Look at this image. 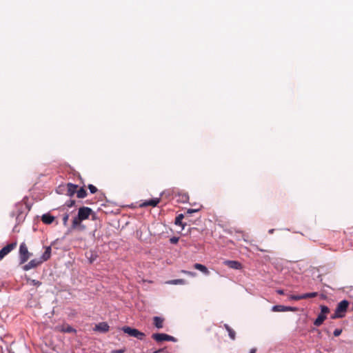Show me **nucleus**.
<instances>
[{"label":"nucleus","mask_w":353,"mask_h":353,"mask_svg":"<svg viewBox=\"0 0 353 353\" xmlns=\"http://www.w3.org/2000/svg\"><path fill=\"white\" fill-rule=\"evenodd\" d=\"M57 192L59 194H60V193H61V186H60V187H59V188L57 190Z\"/></svg>","instance_id":"42"},{"label":"nucleus","mask_w":353,"mask_h":353,"mask_svg":"<svg viewBox=\"0 0 353 353\" xmlns=\"http://www.w3.org/2000/svg\"><path fill=\"white\" fill-rule=\"evenodd\" d=\"M194 268L196 270H199L200 272H201L203 274H205L206 276L209 275V274H210V271L208 270V269L206 268V266H205L203 264L194 263Z\"/></svg>","instance_id":"14"},{"label":"nucleus","mask_w":353,"mask_h":353,"mask_svg":"<svg viewBox=\"0 0 353 353\" xmlns=\"http://www.w3.org/2000/svg\"><path fill=\"white\" fill-rule=\"evenodd\" d=\"M274 229H270V230H268V233H269V234H273V233H274Z\"/></svg>","instance_id":"40"},{"label":"nucleus","mask_w":353,"mask_h":353,"mask_svg":"<svg viewBox=\"0 0 353 353\" xmlns=\"http://www.w3.org/2000/svg\"><path fill=\"white\" fill-rule=\"evenodd\" d=\"M74 205H75V201L72 200V199L67 201L64 204V205L67 206L68 208H72Z\"/></svg>","instance_id":"26"},{"label":"nucleus","mask_w":353,"mask_h":353,"mask_svg":"<svg viewBox=\"0 0 353 353\" xmlns=\"http://www.w3.org/2000/svg\"><path fill=\"white\" fill-rule=\"evenodd\" d=\"M19 263L23 264L31 256V253L28 252V248L25 243H21L19 246Z\"/></svg>","instance_id":"3"},{"label":"nucleus","mask_w":353,"mask_h":353,"mask_svg":"<svg viewBox=\"0 0 353 353\" xmlns=\"http://www.w3.org/2000/svg\"><path fill=\"white\" fill-rule=\"evenodd\" d=\"M166 283L170 284V285H183L185 283V281L181 279H173V280H170V281H167Z\"/></svg>","instance_id":"21"},{"label":"nucleus","mask_w":353,"mask_h":353,"mask_svg":"<svg viewBox=\"0 0 353 353\" xmlns=\"http://www.w3.org/2000/svg\"><path fill=\"white\" fill-rule=\"evenodd\" d=\"M330 312V309L326 305H321V313L320 314H323V315H326V314H327L328 312Z\"/></svg>","instance_id":"25"},{"label":"nucleus","mask_w":353,"mask_h":353,"mask_svg":"<svg viewBox=\"0 0 353 353\" xmlns=\"http://www.w3.org/2000/svg\"><path fill=\"white\" fill-rule=\"evenodd\" d=\"M183 201H185L188 200V195H187V194H184V195L183 196Z\"/></svg>","instance_id":"39"},{"label":"nucleus","mask_w":353,"mask_h":353,"mask_svg":"<svg viewBox=\"0 0 353 353\" xmlns=\"http://www.w3.org/2000/svg\"><path fill=\"white\" fill-rule=\"evenodd\" d=\"M160 352H161V350H157V351L154 352V353H159Z\"/></svg>","instance_id":"43"},{"label":"nucleus","mask_w":353,"mask_h":353,"mask_svg":"<svg viewBox=\"0 0 353 353\" xmlns=\"http://www.w3.org/2000/svg\"><path fill=\"white\" fill-rule=\"evenodd\" d=\"M125 349L114 350L111 353H124Z\"/></svg>","instance_id":"33"},{"label":"nucleus","mask_w":353,"mask_h":353,"mask_svg":"<svg viewBox=\"0 0 353 353\" xmlns=\"http://www.w3.org/2000/svg\"><path fill=\"white\" fill-rule=\"evenodd\" d=\"M69 219V214L68 213H65L63 216V225L64 226H66L68 225V221Z\"/></svg>","instance_id":"27"},{"label":"nucleus","mask_w":353,"mask_h":353,"mask_svg":"<svg viewBox=\"0 0 353 353\" xmlns=\"http://www.w3.org/2000/svg\"><path fill=\"white\" fill-rule=\"evenodd\" d=\"M250 353H256V349L255 348L251 349L250 351Z\"/></svg>","instance_id":"41"},{"label":"nucleus","mask_w":353,"mask_h":353,"mask_svg":"<svg viewBox=\"0 0 353 353\" xmlns=\"http://www.w3.org/2000/svg\"><path fill=\"white\" fill-rule=\"evenodd\" d=\"M326 319V315H323V314H319L317 318L314 321V325L316 326H320L323 321Z\"/></svg>","instance_id":"18"},{"label":"nucleus","mask_w":353,"mask_h":353,"mask_svg":"<svg viewBox=\"0 0 353 353\" xmlns=\"http://www.w3.org/2000/svg\"><path fill=\"white\" fill-rule=\"evenodd\" d=\"M121 330L128 334L130 336L137 338V339L142 341L145 337V334L136 328H133L129 326H123L121 327Z\"/></svg>","instance_id":"2"},{"label":"nucleus","mask_w":353,"mask_h":353,"mask_svg":"<svg viewBox=\"0 0 353 353\" xmlns=\"http://www.w3.org/2000/svg\"><path fill=\"white\" fill-rule=\"evenodd\" d=\"M61 331L66 333H72L76 332V330L72 327L68 325L66 326H63L61 329Z\"/></svg>","instance_id":"22"},{"label":"nucleus","mask_w":353,"mask_h":353,"mask_svg":"<svg viewBox=\"0 0 353 353\" xmlns=\"http://www.w3.org/2000/svg\"><path fill=\"white\" fill-rule=\"evenodd\" d=\"M88 189L91 194H94L97 191V188L92 184L88 185Z\"/></svg>","instance_id":"28"},{"label":"nucleus","mask_w":353,"mask_h":353,"mask_svg":"<svg viewBox=\"0 0 353 353\" xmlns=\"http://www.w3.org/2000/svg\"><path fill=\"white\" fill-rule=\"evenodd\" d=\"M223 264L233 270H240L242 268L241 263L237 261L225 260L223 261Z\"/></svg>","instance_id":"10"},{"label":"nucleus","mask_w":353,"mask_h":353,"mask_svg":"<svg viewBox=\"0 0 353 353\" xmlns=\"http://www.w3.org/2000/svg\"><path fill=\"white\" fill-rule=\"evenodd\" d=\"M78 188V185L73 184L72 183H67V193L66 195L72 197L74 196L75 193H77V190Z\"/></svg>","instance_id":"12"},{"label":"nucleus","mask_w":353,"mask_h":353,"mask_svg":"<svg viewBox=\"0 0 353 353\" xmlns=\"http://www.w3.org/2000/svg\"><path fill=\"white\" fill-rule=\"evenodd\" d=\"M32 283L34 284V285H40L41 283L38 281H36V280H32Z\"/></svg>","instance_id":"37"},{"label":"nucleus","mask_w":353,"mask_h":353,"mask_svg":"<svg viewBox=\"0 0 353 353\" xmlns=\"http://www.w3.org/2000/svg\"><path fill=\"white\" fill-rule=\"evenodd\" d=\"M152 338L157 342H162L164 341L176 342L177 339L170 335L165 333H154L152 335Z\"/></svg>","instance_id":"4"},{"label":"nucleus","mask_w":353,"mask_h":353,"mask_svg":"<svg viewBox=\"0 0 353 353\" xmlns=\"http://www.w3.org/2000/svg\"><path fill=\"white\" fill-rule=\"evenodd\" d=\"M276 292H277V294H281V295L284 294V291L281 289L277 290Z\"/></svg>","instance_id":"36"},{"label":"nucleus","mask_w":353,"mask_h":353,"mask_svg":"<svg viewBox=\"0 0 353 353\" xmlns=\"http://www.w3.org/2000/svg\"><path fill=\"white\" fill-rule=\"evenodd\" d=\"M272 311L275 312H296L297 311V307H291V306H285L282 305H273L272 307Z\"/></svg>","instance_id":"5"},{"label":"nucleus","mask_w":353,"mask_h":353,"mask_svg":"<svg viewBox=\"0 0 353 353\" xmlns=\"http://www.w3.org/2000/svg\"><path fill=\"white\" fill-rule=\"evenodd\" d=\"M289 299L290 300L298 301V300L303 299V297H302V294H301V295H290Z\"/></svg>","instance_id":"29"},{"label":"nucleus","mask_w":353,"mask_h":353,"mask_svg":"<svg viewBox=\"0 0 353 353\" xmlns=\"http://www.w3.org/2000/svg\"><path fill=\"white\" fill-rule=\"evenodd\" d=\"M51 251H52L51 246L46 247L45 252L43 253V254L39 258L40 260H42V263L48 261L50 258Z\"/></svg>","instance_id":"13"},{"label":"nucleus","mask_w":353,"mask_h":353,"mask_svg":"<svg viewBox=\"0 0 353 353\" xmlns=\"http://www.w3.org/2000/svg\"><path fill=\"white\" fill-rule=\"evenodd\" d=\"M318 295V292H308L302 294L303 299H307V298H313L316 297Z\"/></svg>","instance_id":"23"},{"label":"nucleus","mask_w":353,"mask_h":353,"mask_svg":"<svg viewBox=\"0 0 353 353\" xmlns=\"http://www.w3.org/2000/svg\"><path fill=\"white\" fill-rule=\"evenodd\" d=\"M92 220H95L97 219V214L93 212H92Z\"/></svg>","instance_id":"38"},{"label":"nucleus","mask_w":353,"mask_h":353,"mask_svg":"<svg viewBox=\"0 0 353 353\" xmlns=\"http://www.w3.org/2000/svg\"><path fill=\"white\" fill-rule=\"evenodd\" d=\"M224 327L227 330V332L228 333V335H229V337L232 340L234 341L235 339V337H236V332H235V331L232 328H231L229 326V325H228V324H224Z\"/></svg>","instance_id":"19"},{"label":"nucleus","mask_w":353,"mask_h":353,"mask_svg":"<svg viewBox=\"0 0 353 353\" xmlns=\"http://www.w3.org/2000/svg\"><path fill=\"white\" fill-rule=\"evenodd\" d=\"M97 257V255L96 254L92 253L90 256L88 258L90 263H93L96 260Z\"/></svg>","instance_id":"30"},{"label":"nucleus","mask_w":353,"mask_h":353,"mask_svg":"<svg viewBox=\"0 0 353 353\" xmlns=\"http://www.w3.org/2000/svg\"><path fill=\"white\" fill-rule=\"evenodd\" d=\"M349 306V301L344 299L340 301L336 307V312H339L341 314H345Z\"/></svg>","instance_id":"9"},{"label":"nucleus","mask_w":353,"mask_h":353,"mask_svg":"<svg viewBox=\"0 0 353 353\" xmlns=\"http://www.w3.org/2000/svg\"><path fill=\"white\" fill-rule=\"evenodd\" d=\"M178 241H179V238L175 237V236L170 239V242L172 243H176L178 242Z\"/></svg>","instance_id":"35"},{"label":"nucleus","mask_w":353,"mask_h":353,"mask_svg":"<svg viewBox=\"0 0 353 353\" xmlns=\"http://www.w3.org/2000/svg\"><path fill=\"white\" fill-rule=\"evenodd\" d=\"M153 321H154V325L157 328L161 329L163 327V319L161 317L154 316L153 318Z\"/></svg>","instance_id":"17"},{"label":"nucleus","mask_w":353,"mask_h":353,"mask_svg":"<svg viewBox=\"0 0 353 353\" xmlns=\"http://www.w3.org/2000/svg\"><path fill=\"white\" fill-rule=\"evenodd\" d=\"M54 216H52L49 213L44 214L41 216V221L46 224H50L54 221Z\"/></svg>","instance_id":"15"},{"label":"nucleus","mask_w":353,"mask_h":353,"mask_svg":"<svg viewBox=\"0 0 353 353\" xmlns=\"http://www.w3.org/2000/svg\"><path fill=\"white\" fill-rule=\"evenodd\" d=\"M92 212L93 210L89 207L79 208L77 216L73 219L72 225L68 230L66 234H70L72 230L77 228L79 226H82L84 228L83 225H81V221L88 219Z\"/></svg>","instance_id":"1"},{"label":"nucleus","mask_w":353,"mask_h":353,"mask_svg":"<svg viewBox=\"0 0 353 353\" xmlns=\"http://www.w3.org/2000/svg\"><path fill=\"white\" fill-rule=\"evenodd\" d=\"M109 328L110 326L106 322H101L95 325L94 330L101 333H105L109 330Z\"/></svg>","instance_id":"11"},{"label":"nucleus","mask_w":353,"mask_h":353,"mask_svg":"<svg viewBox=\"0 0 353 353\" xmlns=\"http://www.w3.org/2000/svg\"><path fill=\"white\" fill-rule=\"evenodd\" d=\"M41 263H42V260H40L39 259H32L30 262L23 266V270L24 271H28L37 267Z\"/></svg>","instance_id":"8"},{"label":"nucleus","mask_w":353,"mask_h":353,"mask_svg":"<svg viewBox=\"0 0 353 353\" xmlns=\"http://www.w3.org/2000/svg\"><path fill=\"white\" fill-rule=\"evenodd\" d=\"M17 246V242L11 243L0 250V261L9 254Z\"/></svg>","instance_id":"6"},{"label":"nucleus","mask_w":353,"mask_h":353,"mask_svg":"<svg viewBox=\"0 0 353 353\" xmlns=\"http://www.w3.org/2000/svg\"><path fill=\"white\" fill-rule=\"evenodd\" d=\"M185 274H186L188 276H190L192 277H194L196 275V273L194 272H190V271H183Z\"/></svg>","instance_id":"32"},{"label":"nucleus","mask_w":353,"mask_h":353,"mask_svg":"<svg viewBox=\"0 0 353 353\" xmlns=\"http://www.w3.org/2000/svg\"><path fill=\"white\" fill-rule=\"evenodd\" d=\"M345 316V314H341L339 312H336V310L335 309L334 313L332 315L331 318L332 319H338V318H343Z\"/></svg>","instance_id":"24"},{"label":"nucleus","mask_w":353,"mask_h":353,"mask_svg":"<svg viewBox=\"0 0 353 353\" xmlns=\"http://www.w3.org/2000/svg\"><path fill=\"white\" fill-rule=\"evenodd\" d=\"M183 217H184V215L183 214H180L176 216L175 221H174L175 225L181 226L183 230L185 228V226L186 225L185 223H184L182 221Z\"/></svg>","instance_id":"16"},{"label":"nucleus","mask_w":353,"mask_h":353,"mask_svg":"<svg viewBox=\"0 0 353 353\" xmlns=\"http://www.w3.org/2000/svg\"><path fill=\"white\" fill-rule=\"evenodd\" d=\"M160 198H153L148 200L143 201L140 204V208H145L148 206L156 207L160 202Z\"/></svg>","instance_id":"7"},{"label":"nucleus","mask_w":353,"mask_h":353,"mask_svg":"<svg viewBox=\"0 0 353 353\" xmlns=\"http://www.w3.org/2000/svg\"><path fill=\"white\" fill-rule=\"evenodd\" d=\"M351 298H352V299H353V295H352V296H351Z\"/></svg>","instance_id":"44"},{"label":"nucleus","mask_w":353,"mask_h":353,"mask_svg":"<svg viewBox=\"0 0 353 353\" xmlns=\"http://www.w3.org/2000/svg\"><path fill=\"white\" fill-rule=\"evenodd\" d=\"M341 332H342L341 329H336V330H334L333 334L334 336H339L341 334Z\"/></svg>","instance_id":"31"},{"label":"nucleus","mask_w":353,"mask_h":353,"mask_svg":"<svg viewBox=\"0 0 353 353\" xmlns=\"http://www.w3.org/2000/svg\"><path fill=\"white\" fill-rule=\"evenodd\" d=\"M77 196L79 199H83L87 196V192L84 188H80L77 190Z\"/></svg>","instance_id":"20"},{"label":"nucleus","mask_w":353,"mask_h":353,"mask_svg":"<svg viewBox=\"0 0 353 353\" xmlns=\"http://www.w3.org/2000/svg\"><path fill=\"white\" fill-rule=\"evenodd\" d=\"M198 211H199V209H188V210H187V213H188V214H192V213H194V212H198Z\"/></svg>","instance_id":"34"}]
</instances>
